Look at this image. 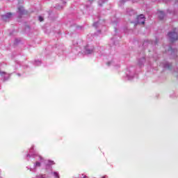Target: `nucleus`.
Listing matches in <instances>:
<instances>
[{
	"mask_svg": "<svg viewBox=\"0 0 178 178\" xmlns=\"http://www.w3.org/2000/svg\"><path fill=\"white\" fill-rule=\"evenodd\" d=\"M39 20H40V22H43L44 18H42V17H39Z\"/></svg>",
	"mask_w": 178,
	"mask_h": 178,
	"instance_id": "nucleus-9",
	"label": "nucleus"
},
{
	"mask_svg": "<svg viewBox=\"0 0 178 178\" xmlns=\"http://www.w3.org/2000/svg\"><path fill=\"white\" fill-rule=\"evenodd\" d=\"M164 17H165V13H163V11H160L159 15V17L160 20H162Z\"/></svg>",
	"mask_w": 178,
	"mask_h": 178,
	"instance_id": "nucleus-5",
	"label": "nucleus"
},
{
	"mask_svg": "<svg viewBox=\"0 0 178 178\" xmlns=\"http://www.w3.org/2000/svg\"><path fill=\"white\" fill-rule=\"evenodd\" d=\"M12 15L13 14L11 13H8L6 15L2 16V20H3V22H6L8 19H10V17H12Z\"/></svg>",
	"mask_w": 178,
	"mask_h": 178,
	"instance_id": "nucleus-4",
	"label": "nucleus"
},
{
	"mask_svg": "<svg viewBox=\"0 0 178 178\" xmlns=\"http://www.w3.org/2000/svg\"><path fill=\"white\" fill-rule=\"evenodd\" d=\"M18 12L19 13V16H23V15H26V13H27V12L24 10V8H23V6L18 7Z\"/></svg>",
	"mask_w": 178,
	"mask_h": 178,
	"instance_id": "nucleus-3",
	"label": "nucleus"
},
{
	"mask_svg": "<svg viewBox=\"0 0 178 178\" xmlns=\"http://www.w3.org/2000/svg\"><path fill=\"white\" fill-rule=\"evenodd\" d=\"M92 52H94V49H86V54H92Z\"/></svg>",
	"mask_w": 178,
	"mask_h": 178,
	"instance_id": "nucleus-6",
	"label": "nucleus"
},
{
	"mask_svg": "<svg viewBox=\"0 0 178 178\" xmlns=\"http://www.w3.org/2000/svg\"><path fill=\"white\" fill-rule=\"evenodd\" d=\"M168 36L170 38L171 42H175V41H177L178 40L177 33H176L175 30L173 32H170Z\"/></svg>",
	"mask_w": 178,
	"mask_h": 178,
	"instance_id": "nucleus-1",
	"label": "nucleus"
},
{
	"mask_svg": "<svg viewBox=\"0 0 178 178\" xmlns=\"http://www.w3.org/2000/svg\"><path fill=\"white\" fill-rule=\"evenodd\" d=\"M54 176L57 178H59V175L58 174V172H54Z\"/></svg>",
	"mask_w": 178,
	"mask_h": 178,
	"instance_id": "nucleus-8",
	"label": "nucleus"
},
{
	"mask_svg": "<svg viewBox=\"0 0 178 178\" xmlns=\"http://www.w3.org/2000/svg\"><path fill=\"white\" fill-rule=\"evenodd\" d=\"M137 20L138 24H145V17L144 15H140L137 17Z\"/></svg>",
	"mask_w": 178,
	"mask_h": 178,
	"instance_id": "nucleus-2",
	"label": "nucleus"
},
{
	"mask_svg": "<svg viewBox=\"0 0 178 178\" xmlns=\"http://www.w3.org/2000/svg\"><path fill=\"white\" fill-rule=\"evenodd\" d=\"M35 166H41V163L36 161Z\"/></svg>",
	"mask_w": 178,
	"mask_h": 178,
	"instance_id": "nucleus-7",
	"label": "nucleus"
}]
</instances>
